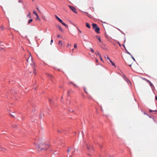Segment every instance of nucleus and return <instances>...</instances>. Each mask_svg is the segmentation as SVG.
I'll return each mask as SVG.
<instances>
[{
    "instance_id": "nucleus-35",
    "label": "nucleus",
    "mask_w": 157,
    "mask_h": 157,
    "mask_svg": "<svg viewBox=\"0 0 157 157\" xmlns=\"http://www.w3.org/2000/svg\"><path fill=\"white\" fill-rule=\"evenodd\" d=\"M142 79H143V80H145V81H146L147 80V79H146L145 78H142Z\"/></svg>"
},
{
    "instance_id": "nucleus-46",
    "label": "nucleus",
    "mask_w": 157,
    "mask_h": 157,
    "mask_svg": "<svg viewBox=\"0 0 157 157\" xmlns=\"http://www.w3.org/2000/svg\"><path fill=\"white\" fill-rule=\"evenodd\" d=\"M96 61L97 62L98 61V60H97V59H96Z\"/></svg>"
},
{
    "instance_id": "nucleus-21",
    "label": "nucleus",
    "mask_w": 157,
    "mask_h": 157,
    "mask_svg": "<svg viewBox=\"0 0 157 157\" xmlns=\"http://www.w3.org/2000/svg\"><path fill=\"white\" fill-rule=\"evenodd\" d=\"M90 49L91 52H92L93 53H94V51L93 50V49L92 48H90Z\"/></svg>"
},
{
    "instance_id": "nucleus-56",
    "label": "nucleus",
    "mask_w": 157,
    "mask_h": 157,
    "mask_svg": "<svg viewBox=\"0 0 157 157\" xmlns=\"http://www.w3.org/2000/svg\"><path fill=\"white\" fill-rule=\"evenodd\" d=\"M33 0V1H34V0Z\"/></svg>"
},
{
    "instance_id": "nucleus-29",
    "label": "nucleus",
    "mask_w": 157,
    "mask_h": 157,
    "mask_svg": "<svg viewBox=\"0 0 157 157\" xmlns=\"http://www.w3.org/2000/svg\"><path fill=\"white\" fill-rule=\"evenodd\" d=\"M99 57H100V59L101 60V61H103V59H102V57H101V55L100 56H99Z\"/></svg>"
},
{
    "instance_id": "nucleus-2",
    "label": "nucleus",
    "mask_w": 157,
    "mask_h": 157,
    "mask_svg": "<svg viewBox=\"0 0 157 157\" xmlns=\"http://www.w3.org/2000/svg\"><path fill=\"white\" fill-rule=\"evenodd\" d=\"M29 55L28 58L26 59L27 63L28 64H30L32 65V66H34L35 64L33 60L32 57L30 52H29Z\"/></svg>"
},
{
    "instance_id": "nucleus-37",
    "label": "nucleus",
    "mask_w": 157,
    "mask_h": 157,
    "mask_svg": "<svg viewBox=\"0 0 157 157\" xmlns=\"http://www.w3.org/2000/svg\"><path fill=\"white\" fill-rule=\"evenodd\" d=\"M127 53L129 54V55H130L131 56V54H130V53L128 51H127Z\"/></svg>"
},
{
    "instance_id": "nucleus-22",
    "label": "nucleus",
    "mask_w": 157,
    "mask_h": 157,
    "mask_svg": "<svg viewBox=\"0 0 157 157\" xmlns=\"http://www.w3.org/2000/svg\"><path fill=\"white\" fill-rule=\"evenodd\" d=\"M33 13H34L36 16L38 15L37 13L35 11H33Z\"/></svg>"
},
{
    "instance_id": "nucleus-24",
    "label": "nucleus",
    "mask_w": 157,
    "mask_h": 157,
    "mask_svg": "<svg viewBox=\"0 0 157 157\" xmlns=\"http://www.w3.org/2000/svg\"><path fill=\"white\" fill-rule=\"evenodd\" d=\"M70 90H68L67 92V95L68 96H69V94L70 93Z\"/></svg>"
},
{
    "instance_id": "nucleus-1",
    "label": "nucleus",
    "mask_w": 157,
    "mask_h": 157,
    "mask_svg": "<svg viewBox=\"0 0 157 157\" xmlns=\"http://www.w3.org/2000/svg\"><path fill=\"white\" fill-rule=\"evenodd\" d=\"M49 146L48 143H47L44 140H40L38 145L36 147V149L38 151H41L42 150H46Z\"/></svg>"
},
{
    "instance_id": "nucleus-26",
    "label": "nucleus",
    "mask_w": 157,
    "mask_h": 157,
    "mask_svg": "<svg viewBox=\"0 0 157 157\" xmlns=\"http://www.w3.org/2000/svg\"><path fill=\"white\" fill-rule=\"evenodd\" d=\"M105 58H107V59H108L109 60H110V59H109V57H108V56H107V57H106L105 56Z\"/></svg>"
},
{
    "instance_id": "nucleus-11",
    "label": "nucleus",
    "mask_w": 157,
    "mask_h": 157,
    "mask_svg": "<svg viewBox=\"0 0 157 157\" xmlns=\"http://www.w3.org/2000/svg\"><path fill=\"white\" fill-rule=\"evenodd\" d=\"M58 27L60 31L61 32H63V30L62 29L60 26H58Z\"/></svg>"
},
{
    "instance_id": "nucleus-43",
    "label": "nucleus",
    "mask_w": 157,
    "mask_h": 157,
    "mask_svg": "<svg viewBox=\"0 0 157 157\" xmlns=\"http://www.w3.org/2000/svg\"><path fill=\"white\" fill-rule=\"evenodd\" d=\"M118 44H119V45H120V46H121V45H120V43H118Z\"/></svg>"
},
{
    "instance_id": "nucleus-7",
    "label": "nucleus",
    "mask_w": 157,
    "mask_h": 157,
    "mask_svg": "<svg viewBox=\"0 0 157 157\" xmlns=\"http://www.w3.org/2000/svg\"><path fill=\"white\" fill-rule=\"evenodd\" d=\"M86 26L89 29H90V25L88 23H86Z\"/></svg>"
},
{
    "instance_id": "nucleus-52",
    "label": "nucleus",
    "mask_w": 157,
    "mask_h": 157,
    "mask_svg": "<svg viewBox=\"0 0 157 157\" xmlns=\"http://www.w3.org/2000/svg\"><path fill=\"white\" fill-rule=\"evenodd\" d=\"M73 50H74V49H72V51H73Z\"/></svg>"
},
{
    "instance_id": "nucleus-41",
    "label": "nucleus",
    "mask_w": 157,
    "mask_h": 157,
    "mask_svg": "<svg viewBox=\"0 0 157 157\" xmlns=\"http://www.w3.org/2000/svg\"><path fill=\"white\" fill-rule=\"evenodd\" d=\"M7 18L8 19V21L9 22V19H8V17H7Z\"/></svg>"
},
{
    "instance_id": "nucleus-38",
    "label": "nucleus",
    "mask_w": 157,
    "mask_h": 157,
    "mask_svg": "<svg viewBox=\"0 0 157 157\" xmlns=\"http://www.w3.org/2000/svg\"><path fill=\"white\" fill-rule=\"evenodd\" d=\"M70 151V149H68V150H67V151L69 152V151Z\"/></svg>"
},
{
    "instance_id": "nucleus-20",
    "label": "nucleus",
    "mask_w": 157,
    "mask_h": 157,
    "mask_svg": "<svg viewBox=\"0 0 157 157\" xmlns=\"http://www.w3.org/2000/svg\"><path fill=\"white\" fill-rule=\"evenodd\" d=\"M74 47L75 48H77V45L76 44H75L74 45Z\"/></svg>"
},
{
    "instance_id": "nucleus-5",
    "label": "nucleus",
    "mask_w": 157,
    "mask_h": 157,
    "mask_svg": "<svg viewBox=\"0 0 157 157\" xmlns=\"http://www.w3.org/2000/svg\"><path fill=\"white\" fill-rule=\"evenodd\" d=\"M95 31L98 33H99V31L100 30V29L98 26L97 27L94 29Z\"/></svg>"
},
{
    "instance_id": "nucleus-9",
    "label": "nucleus",
    "mask_w": 157,
    "mask_h": 157,
    "mask_svg": "<svg viewBox=\"0 0 157 157\" xmlns=\"http://www.w3.org/2000/svg\"><path fill=\"white\" fill-rule=\"evenodd\" d=\"M66 28H67L68 27V25L66 24H65V23H63H63H61Z\"/></svg>"
},
{
    "instance_id": "nucleus-10",
    "label": "nucleus",
    "mask_w": 157,
    "mask_h": 157,
    "mask_svg": "<svg viewBox=\"0 0 157 157\" xmlns=\"http://www.w3.org/2000/svg\"><path fill=\"white\" fill-rule=\"evenodd\" d=\"M27 17L31 18V13L30 12H29L28 14L27 15Z\"/></svg>"
},
{
    "instance_id": "nucleus-28",
    "label": "nucleus",
    "mask_w": 157,
    "mask_h": 157,
    "mask_svg": "<svg viewBox=\"0 0 157 157\" xmlns=\"http://www.w3.org/2000/svg\"><path fill=\"white\" fill-rule=\"evenodd\" d=\"M10 114L11 116L14 117H15L14 116L13 114H11V113H10Z\"/></svg>"
},
{
    "instance_id": "nucleus-17",
    "label": "nucleus",
    "mask_w": 157,
    "mask_h": 157,
    "mask_svg": "<svg viewBox=\"0 0 157 157\" xmlns=\"http://www.w3.org/2000/svg\"><path fill=\"white\" fill-rule=\"evenodd\" d=\"M69 84H73L74 86H76V85L75 84L73 83L72 82H69Z\"/></svg>"
},
{
    "instance_id": "nucleus-50",
    "label": "nucleus",
    "mask_w": 157,
    "mask_h": 157,
    "mask_svg": "<svg viewBox=\"0 0 157 157\" xmlns=\"http://www.w3.org/2000/svg\"><path fill=\"white\" fill-rule=\"evenodd\" d=\"M18 2L20 3V0H18Z\"/></svg>"
},
{
    "instance_id": "nucleus-8",
    "label": "nucleus",
    "mask_w": 157,
    "mask_h": 157,
    "mask_svg": "<svg viewBox=\"0 0 157 157\" xmlns=\"http://www.w3.org/2000/svg\"><path fill=\"white\" fill-rule=\"evenodd\" d=\"M96 37H97V38L98 40L100 42H101V40L100 36H97Z\"/></svg>"
},
{
    "instance_id": "nucleus-23",
    "label": "nucleus",
    "mask_w": 157,
    "mask_h": 157,
    "mask_svg": "<svg viewBox=\"0 0 157 157\" xmlns=\"http://www.w3.org/2000/svg\"><path fill=\"white\" fill-rule=\"evenodd\" d=\"M55 17L58 20L59 18L57 15H55Z\"/></svg>"
},
{
    "instance_id": "nucleus-4",
    "label": "nucleus",
    "mask_w": 157,
    "mask_h": 157,
    "mask_svg": "<svg viewBox=\"0 0 157 157\" xmlns=\"http://www.w3.org/2000/svg\"><path fill=\"white\" fill-rule=\"evenodd\" d=\"M68 6L73 12L75 13H77V11H76V9L75 7L70 5H69Z\"/></svg>"
},
{
    "instance_id": "nucleus-39",
    "label": "nucleus",
    "mask_w": 157,
    "mask_h": 157,
    "mask_svg": "<svg viewBox=\"0 0 157 157\" xmlns=\"http://www.w3.org/2000/svg\"><path fill=\"white\" fill-rule=\"evenodd\" d=\"M155 100H157V96H155Z\"/></svg>"
},
{
    "instance_id": "nucleus-3",
    "label": "nucleus",
    "mask_w": 157,
    "mask_h": 157,
    "mask_svg": "<svg viewBox=\"0 0 157 157\" xmlns=\"http://www.w3.org/2000/svg\"><path fill=\"white\" fill-rule=\"evenodd\" d=\"M86 146L88 150L90 152H92L93 151V149L91 146L88 144H87Z\"/></svg>"
},
{
    "instance_id": "nucleus-49",
    "label": "nucleus",
    "mask_w": 157,
    "mask_h": 157,
    "mask_svg": "<svg viewBox=\"0 0 157 157\" xmlns=\"http://www.w3.org/2000/svg\"><path fill=\"white\" fill-rule=\"evenodd\" d=\"M43 19H44V20H45V19L44 18H43Z\"/></svg>"
},
{
    "instance_id": "nucleus-51",
    "label": "nucleus",
    "mask_w": 157,
    "mask_h": 157,
    "mask_svg": "<svg viewBox=\"0 0 157 157\" xmlns=\"http://www.w3.org/2000/svg\"><path fill=\"white\" fill-rule=\"evenodd\" d=\"M37 10H39V9H38V8H37Z\"/></svg>"
},
{
    "instance_id": "nucleus-15",
    "label": "nucleus",
    "mask_w": 157,
    "mask_h": 157,
    "mask_svg": "<svg viewBox=\"0 0 157 157\" xmlns=\"http://www.w3.org/2000/svg\"><path fill=\"white\" fill-rule=\"evenodd\" d=\"M58 20L61 23H63V21L60 18H59Z\"/></svg>"
},
{
    "instance_id": "nucleus-33",
    "label": "nucleus",
    "mask_w": 157,
    "mask_h": 157,
    "mask_svg": "<svg viewBox=\"0 0 157 157\" xmlns=\"http://www.w3.org/2000/svg\"><path fill=\"white\" fill-rule=\"evenodd\" d=\"M131 56V57H132V58L133 59L134 61H135V59L134 58L133 56Z\"/></svg>"
},
{
    "instance_id": "nucleus-18",
    "label": "nucleus",
    "mask_w": 157,
    "mask_h": 157,
    "mask_svg": "<svg viewBox=\"0 0 157 157\" xmlns=\"http://www.w3.org/2000/svg\"><path fill=\"white\" fill-rule=\"evenodd\" d=\"M96 55H98L99 56H101V54L98 52H97V53H96Z\"/></svg>"
},
{
    "instance_id": "nucleus-25",
    "label": "nucleus",
    "mask_w": 157,
    "mask_h": 157,
    "mask_svg": "<svg viewBox=\"0 0 157 157\" xmlns=\"http://www.w3.org/2000/svg\"><path fill=\"white\" fill-rule=\"evenodd\" d=\"M1 28L2 30H3V29H4V27L3 25H2L1 26Z\"/></svg>"
},
{
    "instance_id": "nucleus-36",
    "label": "nucleus",
    "mask_w": 157,
    "mask_h": 157,
    "mask_svg": "<svg viewBox=\"0 0 157 157\" xmlns=\"http://www.w3.org/2000/svg\"><path fill=\"white\" fill-rule=\"evenodd\" d=\"M78 30L79 32V33H81V31L79 30L78 29Z\"/></svg>"
},
{
    "instance_id": "nucleus-47",
    "label": "nucleus",
    "mask_w": 157,
    "mask_h": 157,
    "mask_svg": "<svg viewBox=\"0 0 157 157\" xmlns=\"http://www.w3.org/2000/svg\"><path fill=\"white\" fill-rule=\"evenodd\" d=\"M85 91L86 94H88V93L85 91Z\"/></svg>"
},
{
    "instance_id": "nucleus-40",
    "label": "nucleus",
    "mask_w": 157,
    "mask_h": 157,
    "mask_svg": "<svg viewBox=\"0 0 157 157\" xmlns=\"http://www.w3.org/2000/svg\"><path fill=\"white\" fill-rule=\"evenodd\" d=\"M69 46H70L71 45H70L69 44H68V45H67V47H68Z\"/></svg>"
},
{
    "instance_id": "nucleus-6",
    "label": "nucleus",
    "mask_w": 157,
    "mask_h": 157,
    "mask_svg": "<svg viewBox=\"0 0 157 157\" xmlns=\"http://www.w3.org/2000/svg\"><path fill=\"white\" fill-rule=\"evenodd\" d=\"M92 26L94 29L95 28L98 26L95 23H92Z\"/></svg>"
},
{
    "instance_id": "nucleus-42",
    "label": "nucleus",
    "mask_w": 157,
    "mask_h": 157,
    "mask_svg": "<svg viewBox=\"0 0 157 157\" xmlns=\"http://www.w3.org/2000/svg\"><path fill=\"white\" fill-rule=\"evenodd\" d=\"M57 37H59V35H58L57 36Z\"/></svg>"
},
{
    "instance_id": "nucleus-55",
    "label": "nucleus",
    "mask_w": 157,
    "mask_h": 157,
    "mask_svg": "<svg viewBox=\"0 0 157 157\" xmlns=\"http://www.w3.org/2000/svg\"><path fill=\"white\" fill-rule=\"evenodd\" d=\"M1 44V42L0 41V44Z\"/></svg>"
},
{
    "instance_id": "nucleus-53",
    "label": "nucleus",
    "mask_w": 157,
    "mask_h": 157,
    "mask_svg": "<svg viewBox=\"0 0 157 157\" xmlns=\"http://www.w3.org/2000/svg\"><path fill=\"white\" fill-rule=\"evenodd\" d=\"M113 99L112 98H111V100H112Z\"/></svg>"
},
{
    "instance_id": "nucleus-32",
    "label": "nucleus",
    "mask_w": 157,
    "mask_h": 157,
    "mask_svg": "<svg viewBox=\"0 0 157 157\" xmlns=\"http://www.w3.org/2000/svg\"><path fill=\"white\" fill-rule=\"evenodd\" d=\"M154 112V111H153V110H151L150 109V110H149V112H150V113H151V112Z\"/></svg>"
},
{
    "instance_id": "nucleus-34",
    "label": "nucleus",
    "mask_w": 157,
    "mask_h": 157,
    "mask_svg": "<svg viewBox=\"0 0 157 157\" xmlns=\"http://www.w3.org/2000/svg\"><path fill=\"white\" fill-rule=\"evenodd\" d=\"M53 42V40L52 39L51 41V44H52V43Z\"/></svg>"
},
{
    "instance_id": "nucleus-12",
    "label": "nucleus",
    "mask_w": 157,
    "mask_h": 157,
    "mask_svg": "<svg viewBox=\"0 0 157 157\" xmlns=\"http://www.w3.org/2000/svg\"><path fill=\"white\" fill-rule=\"evenodd\" d=\"M33 21V20L32 19H29L28 21V24H29L30 23Z\"/></svg>"
},
{
    "instance_id": "nucleus-30",
    "label": "nucleus",
    "mask_w": 157,
    "mask_h": 157,
    "mask_svg": "<svg viewBox=\"0 0 157 157\" xmlns=\"http://www.w3.org/2000/svg\"><path fill=\"white\" fill-rule=\"evenodd\" d=\"M35 70H35V68H34V69H33V73H35V74H36V73H35Z\"/></svg>"
},
{
    "instance_id": "nucleus-16",
    "label": "nucleus",
    "mask_w": 157,
    "mask_h": 157,
    "mask_svg": "<svg viewBox=\"0 0 157 157\" xmlns=\"http://www.w3.org/2000/svg\"><path fill=\"white\" fill-rule=\"evenodd\" d=\"M149 84L151 87H154L153 85L151 83H151H149Z\"/></svg>"
},
{
    "instance_id": "nucleus-27",
    "label": "nucleus",
    "mask_w": 157,
    "mask_h": 157,
    "mask_svg": "<svg viewBox=\"0 0 157 157\" xmlns=\"http://www.w3.org/2000/svg\"><path fill=\"white\" fill-rule=\"evenodd\" d=\"M146 81L148 83H151V82L149 80H147H147Z\"/></svg>"
},
{
    "instance_id": "nucleus-31",
    "label": "nucleus",
    "mask_w": 157,
    "mask_h": 157,
    "mask_svg": "<svg viewBox=\"0 0 157 157\" xmlns=\"http://www.w3.org/2000/svg\"><path fill=\"white\" fill-rule=\"evenodd\" d=\"M154 112H155V114H157V110H154Z\"/></svg>"
},
{
    "instance_id": "nucleus-48",
    "label": "nucleus",
    "mask_w": 157,
    "mask_h": 157,
    "mask_svg": "<svg viewBox=\"0 0 157 157\" xmlns=\"http://www.w3.org/2000/svg\"><path fill=\"white\" fill-rule=\"evenodd\" d=\"M58 131V132H60V131H59V130H58V131Z\"/></svg>"
},
{
    "instance_id": "nucleus-14",
    "label": "nucleus",
    "mask_w": 157,
    "mask_h": 157,
    "mask_svg": "<svg viewBox=\"0 0 157 157\" xmlns=\"http://www.w3.org/2000/svg\"><path fill=\"white\" fill-rule=\"evenodd\" d=\"M109 61H110V62H111V63L112 64V65L113 66H115V64L114 63H113L111 60H109Z\"/></svg>"
},
{
    "instance_id": "nucleus-13",
    "label": "nucleus",
    "mask_w": 157,
    "mask_h": 157,
    "mask_svg": "<svg viewBox=\"0 0 157 157\" xmlns=\"http://www.w3.org/2000/svg\"><path fill=\"white\" fill-rule=\"evenodd\" d=\"M36 16V20H40V18L39 17V16H38V15H37Z\"/></svg>"
},
{
    "instance_id": "nucleus-45",
    "label": "nucleus",
    "mask_w": 157,
    "mask_h": 157,
    "mask_svg": "<svg viewBox=\"0 0 157 157\" xmlns=\"http://www.w3.org/2000/svg\"><path fill=\"white\" fill-rule=\"evenodd\" d=\"M49 76H50V77H52V75H49Z\"/></svg>"
},
{
    "instance_id": "nucleus-44",
    "label": "nucleus",
    "mask_w": 157,
    "mask_h": 157,
    "mask_svg": "<svg viewBox=\"0 0 157 157\" xmlns=\"http://www.w3.org/2000/svg\"><path fill=\"white\" fill-rule=\"evenodd\" d=\"M129 65V66L131 67V66L132 65V64H130V65Z\"/></svg>"
},
{
    "instance_id": "nucleus-19",
    "label": "nucleus",
    "mask_w": 157,
    "mask_h": 157,
    "mask_svg": "<svg viewBox=\"0 0 157 157\" xmlns=\"http://www.w3.org/2000/svg\"><path fill=\"white\" fill-rule=\"evenodd\" d=\"M59 44H61V46H62V44L61 43V40H59V43H58Z\"/></svg>"
},
{
    "instance_id": "nucleus-54",
    "label": "nucleus",
    "mask_w": 157,
    "mask_h": 157,
    "mask_svg": "<svg viewBox=\"0 0 157 157\" xmlns=\"http://www.w3.org/2000/svg\"><path fill=\"white\" fill-rule=\"evenodd\" d=\"M70 157H71V156H70Z\"/></svg>"
}]
</instances>
